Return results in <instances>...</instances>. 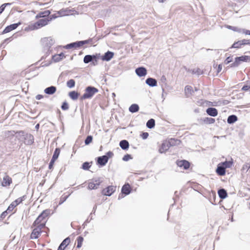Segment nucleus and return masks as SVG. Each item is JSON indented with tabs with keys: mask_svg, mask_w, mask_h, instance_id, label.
I'll use <instances>...</instances> for the list:
<instances>
[{
	"mask_svg": "<svg viewBox=\"0 0 250 250\" xmlns=\"http://www.w3.org/2000/svg\"><path fill=\"white\" fill-rule=\"evenodd\" d=\"M52 60L55 62H58L61 60V58H60L58 54L54 55L52 56Z\"/></svg>",
	"mask_w": 250,
	"mask_h": 250,
	"instance_id": "obj_50",
	"label": "nucleus"
},
{
	"mask_svg": "<svg viewBox=\"0 0 250 250\" xmlns=\"http://www.w3.org/2000/svg\"><path fill=\"white\" fill-rule=\"evenodd\" d=\"M21 24L20 22L16 23H13L8 25L5 27L2 32L3 34H5L16 29Z\"/></svg>",
	"mask_w": 250,
	"mask_h": 250,
	"instance_id": "obj_12",
	"label": "nucleus"
},
{
	"mask_svg": "<svg viewBox=\"0 0 250 250\" xmlns=\"http://www.w3.org/2000/svg\"><path fill=\"white\" fill-rule=\"evenodd\" d=\"M177 165L179 167H183L185 169H187L190 166L189 163L185 160L177 161Z\"/></svg>",
	"mask_w": 250,
	"mask_h": 250,
	"instance_id": "obj_16",
	"label": "nucleus"
},
{
	"mask_svg": "<svg viewBox=\"0 0 250 250\" xmlns=\"http://www.w3.org/2000/svg\"><path fill=\"white\" fill-rule=\"evenodd\" d=\"M114 56V53L108 51L102 56V60L105 61H109Z\"/></svg>",
	"mask_w": 250,
	"mask_h": 250,
	"instance_id": "obj_17",
	"label": "nucleus"
},
{
	"mask_svg": "<svg viewBox=\"0 0 250 250\" xmlns=\"http://www.w3.org/2000/svg\"><path fill=\"white\" fill-rule=\"evenodd\" d=\"M204 122L208 124H212L214 123L215 119L212 118L206 117L204 119Z\"/></svg>",
	"mask_w": 250,
	"mask_h": 250,
	"instance_id": "obj_38",
	"label": "nucleus"
},
{
	"mask_svg": "<svg viewBox=\"0 0 250 250\" xmlns=\"http://www.w3.org/2000/svg\"><path fill=\"white\" fill-rule=\"evenodd\" d=\"M6 134L7 135L12 136L16 134V138L26 145H31L34 143L33 136L31 134L26 133L23 131H17L16 132L15 131H8Z\"/></svg>",
	"mask_w": 250,
	"mask_h": 250,
	"instance_id": "obj_1",
	"label": "nucleus"
},
{
	"mask_svg": "<svg viewBox=\"0 0 250 250\" xmlns=\"http://www.w3.org/2000/svg\"><path fill=\"white\" fill-rule=\"evenodd\" d=\"M60 153V148H56L54 152V153H53V156H52L51 159H52L54 161H56L58 159V158L59 156Z\"/></svg>",
	"mask_w": 250,
	"mask_h": 250,
	"instance_id": "obj_33",
	"label": "nucleus"
},
{
	"mask_svg": "<svg viewBox=\"0 0 250 250\" xmlns=\"http://www.w3.org/2000/svg\"><path fill=\"white\" fill-rule=\"evenodd\" d=\"M93 140V137L91 135H88L86 138L84 143L86 145H89L90 143L92 142Z\"/></svg>",
	"mask_w": 250,
	"mask_h": 250,
	"instance_id": "obj_43",
	"label": "nucleus"
},
{
	"mask_svg": "<svg viewBox=\"0 0 250 250\" xmlns=\"http://www.w3.org/2000/svg\"><path fill=\"white\" fill-rule=\"evenodd\" d=\"M77 248H80L82 247V243L83 241V238L82 236H80L77 238Z\"/></svg>",
	"mask_w": 250,
	"mask_h": 250,
	"instance_id": "obj_39",
	"label": "nucleus"
},
{
	"mask_svg": "<svg viewBox=\"0 0 250 250\" xmlns=\"http://www.w3.org/2000/svg\"><path fill=\"white\" fill-rule=\"evenodd\" d=\"M192 74H197L198 75H202L203 73V70L200 68H197L192 70Z\"/></svg>",
	"mask_w": 250,
	"mask_h": 250,
	"instance_id": "obj_44",
	"label": "nucleus"
},
{
	"mask_svg": "<svg viewBox=\"0 0 250 250\" xmlns=\"http://www.w3.org/2000/svg\"><path fill=\"white\" fill-rule=\"evenodd\" d=\"M225 169L227 168H230L232 165V162L231 161H226L224 162L220 163Z\"/></svg>",
	"mask_w": 250,
	"mask_h": 250,
	"instance_id": "obj_35",
	"label": "nucleus"
},
{
	"mask_svg": "<svg viewBox=\"0 0 250 250\" xmlns=\"http://www.w3.org/2000/svg\"><path fill=\"white\" fill-rule=\"evenodd\" d=\"M141 136L143 139H146L148 136V133L147 132H143L141 134Z\"/></svg>",
	"mask_w": 250,
	"mask_h": 250,
	"instance_id": "obj_57",
	"label": "nucleus"
},
{
	"mask_svg": "<svg viewBox=\"0 0 250 250\" xmlns=\"http://www.w3.org/2000/svg\"><path fill=\"white\" fill-rule=\"evenodd\" d=\"M26 198V195H23V196H21V197L17 199L14 201L16 203V204L17 205H18L20 203H22V202L23 201L25 200Z\"/></svg>",
	"mask_w": 250,
	"mask_h": 250,
	"instance_id": "obj_40",
	"label": "nucleus"
},
{
	"mask_svg": "<svg viewBox=\"0 0 250 250\" xmlns=\"http://www.w3.org/2000/svg\"><path fill=\"white\" fill-rule=\"evenodd\" d=\"M101 183L102 181L99 178L93 179L88 183V188L89 189H97Z\"/></svg>",
	"mask_w": 250,
	"mask_h": 250,
	"instance_id": "obj_7",
	"label": "nucleus"
},
{
	"mask_svg": "<svg viewBox=\"0 0 250 250\" xmlns=\"http://www.w3.org/2000/svg\"><path fill=\"white\" fill-rule=\"evenodd\" d=\"M75 82L73 79L68 80L66 83V85L69 88H73L75 86Z\"/></svg>",
	"mask_w": 250,
	"mask_h": 250,
	"instance_id": "obj_37",
	"label": "nucleus"
},
{
	"mask_svg": "<svg viewBox=\"0 0 250 250\" xmlns=\"http://www.w3.org/2000/svg\"><path fill=\"white\" fill-rule=\"evenodd\" d=\"M12 183V179L8 176L5 175L2 179L1 185L3 187L9 186Z\"/></svg>",
	"mask_w": 250,
	"mask_h": 250,
	"instance_id": "obj_20",
	"label": "nucleus"
},
{
	"mask_svg": "<svg viewBox=\"0 0 250 250\" xmlns=\"http://www.w3.org/2000/svg\"><path fill=\"white\" fill-rule=\"evenodd\" d=\"M10 5H11V3H5L2 4L0 7V14L4 10L6 6Z\"/></svg>",
	"mask_w": 250,
	"mask_h": 250,
	"instance_id": "obj_47",
	"label": "nucleus"
},
{
	"mask_svg": "<svg viewBox=\"0 0 250 250\" xmlns=\"http://www.w3.org/2000/svg\"><path fill=\"white\" fill-rule=\"evenodd\" d=\"M135 73L140 77H144L147 74V70L145 67L141 66L135 69Z\"/></svg>",
	"mask_w": 250,
	"mask_h": 250,
	"instance_id": "obj_11",
	"label": "nucleus"
},
{
	"mask_svg": "<svg viewBox=\"0 0 250 250\" xmlns=\"http://www.w3.org/2000/svg\"><path fill=\"white\" fill-rule=\"evenodd\" d=\"M98 92V89L93 86H88L85 89L84 93L81 97L82 100L91 98L93 95Z\"/></svg>",
	"mask_w": 250,
	"mask_h": 250,
	"instance_id": "obj_3",
	"label": "nucleus"
},
{
	"mask_svg": "<svg viewBox=\"0 0 250 250\" xmlns=\"http://www.w3.org/2000/svg\"><path fill=\"white\" fill-rule=\"evenodd\" d=\"M222 70V65L221 64H219L217 68V73L220 72Z\"/></svg>",
	"mask_w": 250,
	"mask_h": 250,
	"instance_id": "obj_64",
	"label": "nucleus"
},
{
	"mask_svg": "<svg viewBox=\"0 0 250 250\" xmlns=\"http://www.w3.org/2000/svg\"><path fill=\"white\" fill-rule=\"evenodd\" d=\"M113 156L112 152L109 151L105 155L98 157L97 158V164L101 167L105 166L107 163L108 159Z\"/></svg>",
	"mask_w": 250,
	"mask_h": 250,
	"instance_id": "obj_5",
	"label": "nucleus"
},
{
	"mask_svg": "<svg viewBox=\"0 0 250 250\" xmlns=\"http://www.w3.org/2000/svg\"><path fill=\"white\" fill-rule=\"evenodd\" d=\"M70 239L69 237H67L64 239L62 242L61 243L58 250H64L67 246L70 243Z\"/></svg>",
	"mask_w": 250,
	"mask_h": 250,
	"instance_id": "obj_15",
	"label": "nucleus"
},
{
	"mask_svg": "<svg viewBox=\"0 0 250 250\" xmlns=\"http://www.w3.org/2000/svg\"><path fill=\"white\" fill-rule=\"evenodd\" d=\"M90 167V165L88 162H84L83 164L82 168L84 170H88Z\"/></svg>",
	"mask_w": 250,
	"mask_h": 250,
	"instance_id": "obj_45",
	"label": "nucleus"
},
{
	"mask_svg": "<svg viewBox=\"0 0 250 250\" xmlns=\"http://www.w3.org/2000/svg\"><path fill=\"white\" fill-rule=\"evenodd\" d=\"M139 110V106L137 104H131L129 107V111L131 113H135Z\"/></svg>",
	"mask_w": 250,
	"mask_h": 250,
	"instance_id": "obj_30",
	"label": "nucleus"
},
{
	"mask_svg": "<svg viewBox=\"0 0 250 250\" xmlns=\"http://www.w3.org/2000/svg\"><path fill=\"white\" fill-rule=\"evenodd\" d=\"M131 192V188L128 183L125 184L122 188V192L125 195H128Z\"/></svg>",
	"mask_w": 250,
	"mask_h": 250,
	"instance_id": "obj_19",
	"label": "nucleus"
},
{
	"mask_svg": "<svg viewBox=\"0 0 250 250\" xmlns=\"http://www.w3.org/2000/svg\"><path fill=\"white\" fill-rule=\"evenodd\" d=\"M33 227L34 229L31 234V238L32 239H37L40 235L42 229L45 227V224L44 223H42V224H38L36 226Z\"/></svg>",
	"mask_w": 250,
	"mask_h": 250,
	"instance_id": "obj_6",
	"label": "nucleus"
},
{
	"mask_svg": "<svg viewBox=\"0 0 250 250\" xmlns=\"http://www.w3.org/2000/svg\"><path fill=\"white\" fill-rule=\"evenodd\" d=\"M207 113L212 117H216L218 115V111L214 107H208L206 110Z\"/></svg>",
	"mask_w": 250,
	"mask_h": 250,
	"instance_id": "obj_18",
	"label": "nucleus"
},
{
	"mask_svg": "<svg viewBox=\"0 0 250 250\" xmlns=\"http://www.w3.org/2000/svg\"><path fill=\"white\" fill-rule=\"evenodd\" d=\"M240 42H241L242 45H247V44H250V40L243 39V40H240Z\"/></svg>",
	"mask_w": 250,
	"mask_h": 250,
	"instance_id": "obj_51",
	"label": "nucleus"
},
{
	"mask_svg": "<svg viewBox=\"0 0 250 250\" xmlns=\"http://www.w3.org/2000/svg\"><path fill=\"white\" fill-rule=\"evenodd\" d=\"M50 209H45L43 210L34 221L33 226H36L38 224H42V223H44L45 225V219L50 214Z\"/></svg>",
	"mask_w": 250,
	"mask_h": 250,
	"instance_id": "obj_4",
	"label": "nucleus"
},
{
	"mask_svg": "<svg viewBox=\"0 0 250 250\" xmlns=\"http://www.w3.org/2000/svg\"><path fill=\"white\" fill-rule=\"evenodd\" d=\"M218 194L219 197L222 199L226 198L228 195L226 190L224 188L219 189L218 191Z\"/></svg>",
	"mask_w": 250,
	"mask_h": 250,
	"instance_id": "obj_27",
	"label": "nucleus"
},
{
	"mask_svg": "<svg viewBox=\"0 0 250 250\" xmlns=\"http://www.w3.org/2000/svg\"><path fill=\"white\" fill-rule=\"evenodd\" d=\"M92 41H93L92 39H89L88 40H87L77 41V42H72V43H69V44L66 45L65 46H64V48L66 49H71L72 48H79L86 44H88V43L92 44Z\"/></svg>",
	"mask_w": 250,
	"mask_h": 250,
	"instance_id": "obj_2",
	"label": "nucleus"
},
{
	"mask_svg": "<svg viewBox=\"0 0 250 250\" xmlns=\"http://www.w3.org/2000/svg\"><path fill=\"white\" fill-rule=\"evenodd\" d=\"M48 18L42 19L36 22L34 25V29L40 28L48 24L49 22Z\"/></svg>",
	"mask_w": 250,
	"mask_h": 250,
	"instance_id": "obj_8",
	"label": "nucleus"
},
{
	"mask_svg": "<svg viewBox=\"0 0 250 250\" xmlns=\"http://www.w3.org/2000/svg\"><path fill=\"white\" fill-rule=\"evenodd\" d=\"M57 88L55 86H50L46 88L44 92L45 94L48 95H52L56 92Z\"/></svg>",
	"mask_w": 250,
	"mask_h": 250,
	"instance_id": "obj_23",
	"label": "nucleus"
},
{
	"mask_svg": "<svg viewBox=\"0 0 250 250\" xmlns=\"http://www.w3.org/2000/svg\"><path fill=\"white\" fill-rule=\"evenodd\" d=\"M250 88V85H244L242 87V88L241 89V90L242 91H248Z\"/></svg>",
	"mask_w": 250,
	"mask_h": 250,
	"instance_id": "obj_56",
	"label": "nucleus"
},
{
	"mask_svg": "<svg viewBox=\"0 0 250 250\" xmlns=\"http://www.w3.org/2000/svg\"><path fill=\"white\" fill-rule=\"evenodd\" d=\"M167 144L169 145V147H170L172 146L179 145L180 144L181 141L178 139L171 138L167 142Z\"/></svg>",
	"mask_w": 250,
	"mask_h": 250,
	"instance_id": "obj_25",
	"label": "nucleus"
},
{
	"mask_svg": "<svg viewBox=\"0 0 250 250\" xmlns=\"http://www.w3.org/2000/svg\"><path fill=\"white\" fill-rule=\"evenodd\" d=\"M55 162V161H54L52 159L51 160V161L49 164V167H48L49 169H51L53 167V166L54 165Z\"/></svg>",
	"mask_w": 250,
	"mask_h": 250,
	"instance_id": "obj_60",
	"label": "nucleus"
},
{
	"mask_svg": "<svg viewBox=\"0 0 250 250\" xmlns=\"http://www.w3.org/2000/svg\"><path fill=\"white\" fill-rule=\"evenodd\" d=\"M242 46L240 41L235 42L232 45V48H239Z\"/></svg>",
	"mask_w": 250,
	"mask_h": 250,
	"instance_id": "obj_48",
	"label": "nucleus"
},
{
	"mask_svg": "<svg viewBox=\"0 0 250 250\" xmlns=\"http://www.w3.org/2000/svg\"><path fill=\"white\" fill-rule=\"evenodd\" d=\"M93 219L92 213H91L88 218L86 219V220L84 222V224H86L90 222L91 220Z\"/></svg>",
	"mask_w": 250,
	"mask_h": 250,
	"instance_id": "obj_55",
	"label": "nucleus"
},
{
	"mask_svg": "<svg viewBox=\"0 0 250 250\" xmlns=\"http://www.w3.org/2000/svg\"><path fill=\"white\" fill-rule=\"evenodd\" d=\"M97 57L95 55H85L83 58V62L85 63L92 62L93 65H95L94 61L96 62V63H97Z\"/></svg>",
	"mask_w": 250,
	"mask_h": 250,
	"instance_id": "obj_10",
	"label": "nucleus"
},
{
	"mask_svg": "<svg viewBox=\"0 0 250 250\" xmlns=\"http://www.w3.org/2000/svg\"><path fill=\"white\" fill-rule=\"evenodd\" d=\"M43 98V96L42 95H40V94H38L36 96V99L37 100H41V99H42Z\"/></svg>",
	"mask_w": 250,
	"mask_h": 250,
	"instance_id": "obj_62",
	"label": "nucleus"
},
{
	"mask_svg": "<svg viewBox=\"0 0 250 250\" xmlns=\"http://www.w3.org/2000/svg\"><path fill=\"white\" fill-rule=\"evenodd\" d=\"M15 208L13 205H12L11 204L8 206L7 210L9 211V212H11L13 209Z\"/></svg>",
	"mask_w": 250,
	"mask_h": 250,
	"instance_id": "obj_61",
	"label": "nucleus"
},
{
	"mask_svg": "<svg viewBox=\"0 0 250 250\" xmlns=\"http://www.w3.org/2000/svg\"><path fill=\"white\" fill-rule=\"evenodd\" d=\"M57 17L56 16L55 14H53V15H51V16H48L47 17L48 19V21H51L53 19H55L57 18Z\"/></svg>",
	"mask_w": 250,
	"mask_h": 250,
	"instance_id": "obj_58",
	"label": "nucleus"
},
{
	"mask_svg": "<svg viewBox=\"0 0 250 250\" xmlns=\"http://www.w3.org/2000/svg\"><path fill=\"white\" fill-rule=\"evenodd\" d=\"M116 187L113 186H109L102 190V194L104 195L110 196L116 190Z\"/></svg>",
	"mask_w": 250,
	"mask_h": 250,
	"instance_id": "obj_9",
	"label": "nucleus"
},
{
	"mask_svg": "<svg viewBox=\"0 0 250 250\" xmlns=\"http://www.w3.org/2000/svg\"><path fill=\"white\" fill-rule=\"evenodd\" d=\"M238 60H241L242 62H250V56H242L239 57Z\"/></svg>",
	"mask_w": 250,
	"mask_h": 250,
	"instance_id": "obj_41",
	"label": "nucleus"
},
{
	"mask_svg": "<svg viewBox=\"0 0 250 250\" xmlns=\"http://www.w3.org/2000/svg\"><path fill=\"white\" fill-rule=\"evenodd\" d=\"M59 55V56L60 57V58H61V60L63 59L64 58H65V55L63 53H61L60 54H58Z\"/></svg>",
	"mask_w": 250,
	"mask_h": 250,
	"instance_id": "obj_63",
	"label": "nucleus"
},
{
	"mask_svg": "<svg viewBox=\"0 0 250 250\" xmlns=\"http://www.w3.org/2000/svg\"><path fill=\"white\" fill-rule=\"evenodd\" d=\"M227 28L229 29H231L233 31H236V32H237L239 33H241V28H239L237 27L232 26L230 25H228Z\"/></svg>",
	"mask_w": 250,
	"mask_h": 250,
	"instance_id": "obj_42",
	"label": "nucleus"
},
{
	"mask_svg": "<svg viewBox=\"0 0 250 250\" xmlns=\"http://www.w3.org/2000/svg\"><path fill=\"white\" fill-rule=\"evenodd\" d=\"M185 92L187 97H188L189 95H192L193 93L192 87L190 85H187L185 88Z\"/></svg>",
	"mask_w": 250,
	"mask_h": 250,
	"instance_id": "obj_31",
	"label": "nucleus"
},
{
	"mask_svg": "<svg viewBox=\"0 0 250 250\" xmlns=\"http://www.w3.org/2000/svg\"><path fill=\"white\" fill-rule=\"evenodd\" d=\"M146 84L151 87H154L157 86V80L152 78H148L146 80Z\"/></svg>",
	"mask_w": 250,
	"mask_h": 250,
	"instance_id": "obj_21",
	"label": "nucleus"
},
{
	"mask_svg": "<svg viewBox=\"0 0 250 250\" xmlns=\"http://www.w3.org/2000/svg\"><path fill=\"white\" fill-rule=\"evenodd\" d=\"M61 108L63 110H68L69 108V105H68V103L66 102H63V103L61 106Z\"/></svg>",
	"mask_w": 250,
	"mask_h": 250,
	"instance_id": "obj_46",
	"label": "nucleus"
},
{
	"mask_svg": "<svg viewBox=\"0 0 250 250\" xmlns=\"http://www.w3.org/2000/svg\"><path fill=\"white\" fill-rule=\"evenodd\" d=\"M238 120L237 117L235 115H231L228 117L227 122L229 124H232L237 121Z\"/></svg>",
	"mask_w": 250,
	"mask_h": 250,
	"instance_id": "obj_29",
	"label": "nucleus"
},
{
	"mask_svg": "<svg viewBox=\"0 0 250 250\" xmlns=\"http://www.w3.org/2000/svg\"><path fill=\"white\" fill-rule=\"evenodd\" d=\"M169 145L167 144V142H165L162 143L161 146L159 149V152L160 153H163L167 151L169 148Z\"/></svg>",
	"mask_w": 250,
	"mask_h": 250,
	"instance_id": "obj_24",
	"label": "nucleus"
},
{
	"mask_svg": "<svg viewBox=\"0 0 250 250\" xmlns=\"http://www.w3.org/2000/svg\"><path fill=\"white\" fill-rule=\"evenodd\" d=\"M241 33H243L246 35H250V30L249 31L245 29H241Z\"/></svg>",
	"mask_w": 250,
	"mask_h": 250,
	"instance_id": "obj_59",
	"label": "nucleus"
},
{
	"mask_svg": "<svg viewBox=\"0 0 250 250\" xmlns=\"http://www.w3.org/2000/svg\"><path fill=\"white\" fill-rule=\"evenodd\" d=\"M8 213L9 212L7 209L5 211H3L0 215V219H3L7 215Z\"/></svg>",
	"mask_w": 250,
	"mask_h": 250,
	"instance_id": "obj_53",
	"label": "nucleus"
},
{
	"mask_svg": "<svg viewBox=\"0 0 250 250\" xmlns=\"http://www.w3.org/2000/svg\"><path fill=\"white\" fill-rule=\"evenodd\" d=\"M216 172L219 176H224L226 174V169L221 165V163L218 164Z\"/></svg>",
	"mask_w": 250,
	"mask_h": 250,
	"instance_id": "obj_13",
	"label": "nucleus"
},
{
	"mask_svg": "<svg viewBox=\"0 0 250 250\" xmlns=\"http://www.w3.org/2000/svg\"><path fill=\"white\" fill-rule=\"evenodd\" d=\"M69 195H66V196H62L60 198L59 205H60L62 204L64 201H66V200L67 199V198L69 197Z\"/></svg>",
	"mask_w": 250,
	"mask_h": 250,
	"instance_id": "obj_49",
	"label": "nucleus"
},
{
	"mask_svg": "<svg viewBox=\"0 0 250 250\" xmlns=\"http://www.w3.org/2000/svg\"><path fill=\"white\" fill-rule=\"evenodd\" d=\"M232 61V57L229 56L227 58L226 60L225 61V63L227 64Z\"/></svg>",
	"mask_w": 250,
	"mask_h": 250,
	"instance_id": "obj_54",
	"label": "nucleus"
},
{
	"mask_svg": "<svg viewBox=\"0 0 250 250\" xmlns=\"http://www.w3.org/2000/svg\"><path fill=\"white\" fill-rule=\"evenodd\" d=\"M70 98L73 100H76L78 99L79 93L75 91H72L68 93Z\"/></svg>",
	"mask_w": 250,
	"mask_h": 250,
	"instance_id": "obj_28",
	"label": "nucleus"
},
{
	"mask_svg": "<svg viewBox=\"0 0 250 250\" xmlns=\"http://www.w3.org/2000/svg\"><path fill=\"white\" fill-rule=\"evenodd\" d=\"M120 146L123 150H126L128 148L129 145L127 140H123L120 141L119 144Z\"/></svg>",
	"mask_w": 250,
	"mask_h": 250,
	"instance_id": "obj_26",
	"label": "nucleus"
},
{
	"mask_svg": "<svg viewBox=\"0 0 250 250\" xmlns=\"http://www.w3.org/2000/svg\"><path fill=\"white\" fill-rule=\"evenodd\" d=\"M42 42L45 46L50 48L54 43L55 41L51 37H47L43 39Z\"/></svg>",
	"mask_w": 250,
	"mask_h": 250,
	"instance_id": "obj_14",
	"label": "nucleus"
},
{
	"mask_svg": "<svg viewBox=\"0 0 250 250\" xmlns=\"http://www.w3.org/2000/svg\"><path fill=\"white\" fill-rule=\"evenodd\" d=\"M238 59H239V57H236L234 62L230 64V66L231 67H237L239 65L240 62L242 61H241V60H238Z\"/></svg>",
	"mask_w": 250,
	"mask_h": 250,
	"instance_id": "obj_36",
	"label": "nucleus"
},
{
	"mask_svg": "<svg viewBox=\"0 0 250 250\" xmlns=\"http://www.w3.org/2000/svg\"><path fill=\"white\" fill-rule=\"evenodd\" d=\"M132 159V157L130 154H126L124 155V156L123 158V160L124 161H127L130 159Z\"/></svg>",
	"mask_w": 250,
	"mask_h": 250,
	"instance_id": "obj_52",
	"label": "nucleus"
},
{
	"mask_svg": "<svg viewBox=\"0 0 250 250\" xmlns=\"http://www.w3.org/2000/svg\"><path fill=\"white\" fill-rule=\"evenodd\" d=\"M249 170L250 171V165L249 163L244 164L241 168L242 173H246Z\"/></svg>",
	"mask_w": 250,
	"mask_h": 250,
	"instance_id": "obj_34",
	"label": "nucleus"
},
{
	"mask_svg": "<svg viewBox=\"0 0 250 250\" xmlns=\"http://www.w3.org/2000/svg\"><path fill=\"white\" fill-rule=\"evenodd\" d=\"M155 125V120L153 119H149L146 123V125L149 129L153 128Z\"/></svg>",
	"mask_w": 250,
	"mask_h": 250,
	"instance_id": "obj_32",
	"label": "nucleus"
},
{
	"mask_svg": "<svg viewBox=\"0 0 250 250\" xmlns=\"http://www.w3.org/2000/svg\"><path fill=\"white\" fill-rule=\"evenodd\" d=\"M50 14V11L48 10L40 12L36 16V18H47Z\"/></svg>",
	"mask_w": 250,
	"mask_h": 250,
	"instance_id": "obj_22",
	"label": "nucleus"
}]
</instances>
